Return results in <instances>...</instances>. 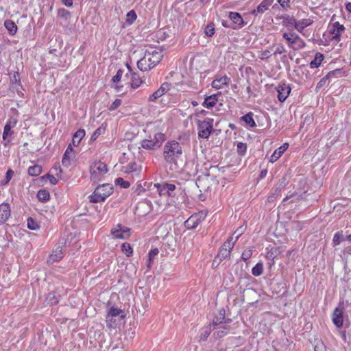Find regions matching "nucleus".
Here are the masks:
<instances>
[{
	"label": "nucleus",
	"mask_w": 351,
	"mask_h": 351,
	"mask_svg": "<svg viewBox=\"0 0 351 351\" xmlns=\"http://www.w3.org/2000/svg\"><path fill=\"white\" fill-rule=\"evenodd\" d=\"M163 57L162 51L150 47L146 49L144 56L137 61L138 68L142 71H147L155 67Z\"/></svg>",
	"instance_id": "obj_1"
},
{
	"label": "nucleus",
	"mask_w": 351,
	"mask_h": 351,
	"mask_svg": "<svg viewBox=\"0 0 351 351\" xmlns=\"http://www.w3.org/2000/svg\"><path fill=\"white\" fill-rule=\"evenodd\" d=\"M182 154L180 144L176 141H170L165 143L163 148V157L165 162L170 165V168H176L177 160Z\"/></svg>",
	"instance_id": "obj_2"
},
{
	"label": "nucleus",
	"mask_w": 351,
	"mask_h": 351,
	"mask_svg": "<svg viewBox=\"0 0 351 351\" xmlns=\"http://www.w3.org/2000/svg\"><path fill=\"white\" fill-rule=\"evenodd\" d=\"M113 192V187L110 184H104L97 186L93 193L89 196L90 202L97 203L104 202Z\"/></svg>",
	"instance_id": "obj_3"
},
{
	"label": "nucleus",
	"mask_w": 351,
	"mask_h": 351,
	"mask_svg": "<svg viewBox=\"0 0 351 351\" xmlns=\"http://www.w3.org/2000/svg\"><path fill=\"white\" fill-rule=\"evenodd\" d=\"M125 314L124 311L121 308L112 306L108 311L106 315V326L110 328H115L117 326L118 322L124 319Z\"/></svg>",
	"instance_id": "obj_4"
},
{
	"label": "nucleus",
	"mask_w": 351,
	"mask_h": 351,
	"mask_svg": "<svg viewBox=\"0 0 351 351\" xmlns=\"http://www.w3.org/2000/svg\"><path fill=\"white\" fill-rule=\"evenodd\" d=\"M108 171L107 165L101 161L95 162L90 167V178L97 182Z\"/></svg>",
	"instance_id": "obj_5"
},
{
	"label": "nucleus",
	"mask_w": 351,
	"mask_h": 351,
	"mask_svg": "<svg viewBox=\"0 0 351 351\" xmlns=\"http://www.w3.org/2000/svg\"><path fill=\"white\" fill-rule=\"evenodd\" d=\"M213 119L207 118L204 121H197L198 136L200 138H208L213 129Z\"/></svg>",
	"instance_id": "obj_6"
},
{
	"label": "nucleus",
	"mask_w": 351,
	"mask_h": 351,
	"mask_svg": "<svg viewBox=\"0 0 351 351\" xmlns=\"http://www.w3.org/2000/svg\"><path fill=\"white\" fill-rule=\"evenodd\" d=\"M282 37L287 40L289 46L293 49H302L304 47V41L295 33H284Z\"/></svg>",
	"instance_id": "obj_7"
},
{
	"label": "nucleus",
	"mask_w": 351,
	"mask_h": 351,
	"mask_svg": "<svg viewBox=\"0 0 351 351\" xmlns=\"http://www.w3.org/2000/svg\"><path fill=\"white\" fill-rule=\"evenodd\" d=\"M165 140V134L161 132H158V136L156 137L154 143L149 138L144 139L141 141V147L145 149H154L161 146L163 141Z\"/></svg>",
	"instance_id": "obj_8"
},
{
	"label": "nucleus",
	"mask_w": 351,
	"mask_h": 351,
	"mask_svg": "<svg viewBox=\"0 0 351 351\" xmlns=\"http://www.w3.org/2000/svg\"><path fill=\"white\" fill-rule=\"evenodd\" d=\"M170 84L167 82L162 83L157 90L149 96L148 101L155 102L158 99L167 93L170 90Z\"/></svg>",
	"instance_id": "obj_9"
},
{
	"label": "nucleus",
	"mask_w": 351,
	"mask_h": 351,
	"mask_svg": "<svg viewBox=\"0 0 351 351\" xmlns=\"http://www.w3.org/2000/svg\"><path fill=\"white\" fill-rule=\"evenodd\" d=\"M130 230L125 226L118 224L111 230V234L115 239H126L130 236Z\"/></svg>",
	"instance_id": "obj_10"
},
{
	"label": "nucleus",
	"mask_w": 351,
	"mask_h": 351,
	"mask_svg": "<svg viewBox=\"0 0 351 351\" xmlns=\"http://www.w3.org/2000/svg\"><path fill=\"white\" fill-rule=\"evenodd\" d=\"M202 215L195 214L191 215L185 222L184 226L187 229L195 228L202 221Z\"/></svg>",
	"instance_id": "obj_11"
},
{
	"label": "nucleus",
	"mask_w": 351,
	"mask_h": 351,
	"mask_svg": "<svg viewBox=\"0 0 351 351\" xmlns=\"http://www.w3.org/2000/svg\"><path fill=\"white\" fill-rule=\"evenodd\" d=\"M64 256L62 246L60 245H56L53 250L52 254L49 256L47 261L50 263H53L60 261Z\"/></svg>",
	"instance_id": "obj_12"
},
{
	"label": "nucleus",
	"mask_w": 351,
	"mask_h": 351,
	"mask_svg": "<svg viewBox=\"0 0 351 351\" xmlns=\"http://www.w3.org/2000/svg\"><path fill=\"white\" fill-rule=\"evenodd\" d=\"M230 81V78L226 75L221 77L217 76L212 82V86L215 89H221L223 88L225 85L229 84Z\"/></svg>",
	"instance_id": "obj_13"
},
{
	"label": "nucleus",
	"mask_w": 351,
	"mask_h": 351,
	"mask_svg": "<svg viewBox=\"0 0 351 351\" xmlns=\"http://www.w3.org/2000/svg\"><path fill=\"white\" fill-rule=\"evenodd\" d=\"M278 97L280 101H285L291 92V88L285 84L277 87Z\"/></svg>",
	"instance_id": "obj_14"
},
{
	"label": "nucleus",
	"mask_w": 351,
	"mask_h": 351,
	"mask_svg": "<svg viewBox=\"0 0 351 351\" xmlns=\"http://www.w3.org/2000/svg\"><path fill=\"white\" fill-rule=\"evenodd\" d=\"M74 158V153H73V149L71 146V145H69L64 155L62 160V165L65 167H69L71 165V162L72 158Z\"/></svg>",
	"instance_id": "obj_15"
},
{
	"label": "nucleus",
	"mask_w": 351,
	"mask_h": 351,
	"mask_svg": "<svg viewBox=\"0 0 351 351\" xmlns=\"http://www.w3.org/2000/svg\"><path fill=\"white\" fill-rule=\"evenodd\" d=\"M275 0H263L256 8L252 11V14L257 15L258 14H263L268 10L269 6L272 5Z\"/></svg>",
	"instance_id": "obj_16"
},
{
	"label": "nucleus",
	"mask_w": 351,
	"mask_h": 351,
	"mask_svg": "<svg viewBox=\"0 0 351 351\" xmlns=\"http://www.w3.org/2000/svg\"><path fill=\"white\" fill-rule=\"evenodd\" d=\"M10 216V205L3 203L0 205V223H4Z\"/></svg>",
	"instance_id": "obj_17"
},
{
	"label": "nucleus",
	"mask_w": 351,
	"mask_h": 351,
	"mask_svg": "<svg viewBox=\"0 0 351 351\" xmlns=\"http://www.w3.org/2000/svg\"><path fill=\"white\" fill-rule=\"evenodd\" d=\"M289 148V143H285L277 149L274 151L272 155L269 158V162H276L282 154Z\"/></svg>",
	"instance_id": "obj_18"
},
{
	"label": "nucleus",
	"mask_w": 351,
	"mask_h": 351,
	"mask_svg": "<svg viewBox=\"0 0 351 351\" xmlns=\"http://www.w3.org/2000/svg\"><path fill=\"white\" fill-rule=\"evenodd\" d=\"M345 27L343 25H340L339 22H335L332 25V29L331 31L332 39L339 40L341 34L344 31Z\"/></svg>",
	"instance_id": "obj_19"
},
{
	"label": "nucleus",
	"mask_w": 351,
	"mask_h": 351,
	"mask_svg": "<svg viewBox=\"0 0 351 351\" xmlns=\"http://www.w3.org/2000/svg\"><path fill=\"white\" fill-rule=\"evenodd\" d=\"M332 322L334 324L339 328L343 325V311L339 308H336L332 315Z\"/></svg>",
	"instance_id": "obj_20"
},
{
	"label": "nucleus",
	"mask_w": 351,
	"mask_h": 351,
	"mask_svg": "<svg viewBox=\"0 0 351 351\" xmlns=\"http://www.w3.org/2000/svg\"><path fill=\"white\" fill-rule=\"evenodd\" d=\"M218 101V95L213 94L206 97L202 104V106L207 108H212L214 107Z\"/></svg>",
	"instance_id": "obj_21"
},
{
	"label": "nucleus",
	"mask_w": 351,
	"mask_h": 351,
	"mask_svg": "<svg viewBox=\"0 0 351 351\" xmlns=\"http://www.w3.org/2000/svg\"><path fill=\"white\" fill-rule=\"evenodd\" d=\"M313 23V20L311 19H304L300 21H297L295 23V28L300 32H301L304 28L311 25Z\"/></svg>",
	"instance_id": "obj_22"
},
{
	"label": "nucleus",
	"mask_w": 351,
	"mask_h": 351,
	"mask_svg": "<svg viewBox=\"0 0 351 351\" xmlns=\"http://www.w3.org/2000/svg\"><path fill=\"white\" fill-rule=\"evenodd\" d=\"M4 26L10 35L14 36L16 34L18 28L14 21L10 19L5 20L4 22Z\"/></svg>",
	"instance_id": "obj_23"
},
{
	"label": "nucleus",
	"mask_w": 351,
	"mask_h": 351,
	"mask_svg": "<svg viewBox=\"0 0 351 351\" xmlns=\"http://www.w3.org/2000/svg\"><path fill=\"white\" fill-rule=\"evenodd\" d=\"M85 136V130L79 129L73 135L72 143L74 146H77Z\"/></svg>",
	"instance_id": "obj_24"
},
{
	"label": "nucleus",
	"mask_w": 351,
	"mask_h": 351,
	"mask_svg": "<svg viewBox=\"0 0 351 351\" xmlns=\"http://www.w3.org/2000/svg\"><path fill=\"white\" fill-rule=\"evenodd\" d=\"M214 330H215V334L217 335V337H222L228 334L229 331V328H228L225 325H220L215 326Z\"/></svg>",
	"instance_id": "obj_25"
},
{
	"label": "nucleus",
	"mask_w": 351,
	"mask_h": 351,
	"mask_svg": "<svg viewBox=\"0 0 351 351\" xmlns=\"http://www.w3.org/2000/svg\"><path fill=\"white\" fill-rule=\"evenodd\" d=\"M229 18L232 21V22L237 25H243V20L241 17V14L238 12H230L229 13Z\"/></svg>",
	"instance_id": "obj_26"
},
{
	"label": "nucleus",
	"mask_w": 351,
	"mask_h": 351,
	"mask_svg": "<svg viewBox=\"0 0 351 351\" xmlns=\"http://www.w3.org/2000/svg\"><path fill=\"white\" fill-rule=\"evenodd\" d=\"M323 60H324V56L322 53H316L314 60L310 62L311 68L315 69V68L319 67V66L321 64Z\"/></svg>",
	"instance_id": "obj_27"
},
{
	"label": "nucleus",
	"mask_w": 351,
	"mask_h": 351,
	"mask_svg": "<svg viewBox=\"0 0 351 351\" xmlns=\"http://www.w3.org/2000/svg\"><path fill=\"white\" fill-rule=\"evenodd\" d=\"M42 172V167L40 165H34L28 168V174L31 176H37Z\"/></svg>",
	"instance_id": "obj_28"
},
{
	"label": "nucleus",
	"mask_w": 351,
	"mask_h": 351,
	"mask_svg": "<svg viewBox=\"0 0 351 351\" xmlns=\"http://www.w3.org/2000/svg\"><path fill=\"white\" fill-rule=\"evenodd\" d=\"M49 193L46 190H40L37 193V197L42 202H47L49 199Z\"/></svg>",
	"instance_id": "obj_29"
},
{
	"label": "nucleus",
	"mask_w": 351,
	"mask_h": 351,
	"mask_svg": "<svg viewBox=\"0 0 351 351\" xmlns=\"http://www.w3.org/2000/svg\"><path fill=\"white\" fill-rule=\"evenodd\" d=\"M12 128L8 127L7 125L4 126L3 132V139L4 141H7L8 143H10L11 139L10 136L13 134L14 132L12 130Z\"/></svg>",
	"instance_id": "obj_30"
},
{
	"label": "nucleus",
	"mask_w": 351,
	"mask_h": 351,
	"mask_svg": "<svg viewBox=\"0 0 351 351\" xmlns=\"http://www.w3.org/2000/svg\"><path fill=\"white\" fill-rule=\"evenodd\" d=\"M224 319H225V311L221 310L219 311V316L216 317L213 319V324L214 326H220Z\"/></svg>",
	"instance_id": "obj_31"
},
{
	"label": "nucleus",
	"mask_w": 351,
	"mask_h": 351,
	"mask_svg": "<svg viewBox=\"0 0 351 351\" xmlns=\"http://www.w3.org/2000/svg\"><path fill=\"white\" fill-rule=\"evenodd\" d=\"M142 83V80L139 76L136 73L132 74L131 87L132 88H136L140 86Z\"/></svg>",
	"instance_id": "obj_32"
},
{
	"label": "nucleus",
	"mask_w": 351,
	"mask_h": 351,
	"mask_svg": "<svg viewBox=\"0 0 351 351\" xmlns=\"http://www.w3.org/2000/svg\"><path fill=\"white\" fill-rule=\"evenodd\" d=\"M158 253H159V251H158V248H153L149 251V252L148 254V256H149L148 263H147L148 268L151 267L155 256H157L158 254Z\"/></svg>",
	"instance_id": "obj_33"
},
{
	"label": "nucleus",
	"mask_w": 351,
	"mask_h": 351,
	"mask_svg": "<svg viewBox=\"0 0 351 351\" xmlns=\"http://www.w3.org/2000/svg\"><path fill=\"white\" fill-rule=\"evenodd\" d=\"M263 272V265L262 263H258L252 269V273L255 276H261Z\"/></svg>",
	"instance_id": "obj_34"
},
{
	"label": "nucleus",
	"mask_w": 351,
	"mask_h": 351,
	"mask_svg": "<svg viewBox=\"0 0 351 351\" xmlns=\"http://www.w3.org/2000/svg\"><path fill=\"white\" fill-rule=\"evenodd\" d=\"M127 169V173L137 172L138 173L141 170V166L135 162H130L128 164Z\"/></svg>",
	"instance_id": "obj_35"
},
{
	"label": "nucleus",
	"mask_w": 351,
	"mask_h": 351,
	"mask_svg": "<svg viewBox=\"0 0 351 351\" xmlns=\"http://www.w3.org/2000/svg\"><path fill=\"white\" fill-rule=\"evenodd\" d=\"M233 237H230L226 242L223 244L221 247L226 248L227 250L231 252L235 244Z\"/></svg>",
	"instance_id": "obj_36"
},
{
	"label": "nucleus",
	"mask_w": 351,
	"mask_h": 351,
	"mask_svg": "<svg viewBox=\"0 0 351 351\" xmlns=\"http://www.w3.org/2000/svg\"><path fill=\"white\" fill-rule=\"evenodd\" d=\"M342 241H345V238L343 234V232L342 231L337 232L333 237L332 241H333L334 245H338L341 243V242Z\"/></svg>",
	"instance_id": "obj_37"
},
{
	"label": "nucleus",
	"mask_w": 351,
	"mask_h": 351,
	"mask_svg": "<svg viewBox=\"0 0 351 351\" xmlns=\"http://www.w3.org/2000/svg\"><path fill=\"white\" fill-rule=\"evenodd\" d=\"M215 32V25L213 23H209L205 27L204 33L207 36L211 37Z\"/></svg>",
	"instance_id": "obj_38"
},
{
	"label": "nucleus",
	"mask_w": 351,
	"mask_h": 351,
	"mask_svg": "<svg viewBox=\"0 0 351 351\" xmlns=\"http://www.w3.org/2000/svg\"><path fill=\"white\" fill-rule=\"evenodd\" d=\"M230 253L231 252L227 250L226 248L221 247L217 256L220 260H222L230 257Z\"/></svg>",
	"instance_id": "obj_39"
},
{
	"label": "nucleus",
	"mask_w": 351,
	"mask_h": 351,
	"mask_svg": "<svg viewBox=\"0 0 351 351\" xmlns=\"http://www.w3.org/2000/svg\"><path fill=\"white\" fill-rule=\"evenodd\" d=\"M243 120L247 124H249L251 127H254L256 125L255 121L252 117V114L251 113H248L244 115L242 117Z\"/></svg>",
	"instance_id": "obj_40"
},
{
	"label": "nucleus",
	"mask_w": 351,
	"mask_h": 351,
	"mask_svg": "<svg viewBox=\"0 0 351 351\" xmlns=\"http://www.w3.org/2000/svg\"><path fill=\"white\" fill-rule=\"evenodd\" d=\"M121 250L127 256H130L132 254V249L128 243H123L121 245Z\"/></svg>",
	"instance_id": "obj_41"
},
{
	"label": "nucleus",
	"mask_w": 351,
	"mask_h": 351,
	"mask_svg": "<svg viewBox=\"0 0 351 351\" xmlns=\"http://www.w3.org/2000/svg\"><path fill=\"white\" fill-rule=\"evenodd\" d=\"M126 22L131 25L137 18L136 14L134 10H130L128 12Z\"/></svg>",
	"instance_id": "obj_42"
},
{
	"label": "nucleus",
	"mask_w": 351,
	"mask_h": 351,
	"mask_svg": "<svg viewBox=\"0 0 351 351\" xmlns=\"http://www.w3.org/2000/svg\"><path fill=\"white\" fill-rule=\"evenodd\" d=\"M115 184L119 185L124 189H128L130 186V183L128 181L124 180L122 178H118L115 180Z\"/></svg>",
	"instance_id": "obj_43"
},
{
	"label": "nucleus",
	"mask_w": 351,
	"mask_h": 351,
	"mask_svg": "<svg viewBox=\"0 0 351 351\" xmlns=\"http://www.w3.org/2000/svg\"><path fill=\"white\" fill-rule=\"evenodd\" d=\"M245 230V228H244L243 226H240L234 232L232 237H233L234 241H235V242L237 241L239 237L243 234Z\"/></svg>",
	"instance_id": "obj_44"
},
{
	"label": "nucleus",
	"mask_w": 351,
	"mask_h": 351,
	"mask_svg": "<svg viewBox=\"0 0 351 351\" xmlns=\"http://www.w3.org/2000/svg\"><path fill=\"white\" fill-rule=\"evenodd\" d=\"M27 228L29 230H36L39 228V226L32 218H29L27 219Z\"/></svg>",
	"instance_id": "obj_45"
},
{
	"label": "nucleus",
	"mask_w": 351,
	"mask_h": 351,
	"mask_svg": "<svg viewBox=\"0 0 351 351\" xmlns=\"http://www.w3.org/2000/svg\"><path fill=\"white\" fill-rule=\"evenodd\" d=\"M253 250L252 248H247L242 253L241 258L243 261H247L251 258L252 255Z\"/></svg>",
	"instance_id": "obj_46"
},
{
	"label": "nucleus",
	"mask_w": 351,
	"mask_h": 351,
	"mask_svg": "<svg viewBox=\"0 0 351 351\" xmlns=\"http://www.w3.org/2000/svg\"><path fill=\"white\" fill-rule=\"evenodd\" d=\"M315 351H326V347L322 341H317L315 345Z\"/></svg>",
	"instance_id": "obj_47"
},
{
	"label": "nucleus",
	"mask_w": 351,
	"mask_h": 351,
	"mask_svg": "<svg viewBox=\"0 0 351 351\" xmlns=\"http://www.w3.org/2000/svg\"><path fill=\"white\" fill-rule=\"evenodd\" d=\"M18 122V119L16 117H11L8 119L5 125L10 127V128H14Z\"/></svg>",
	"instance_id": "obj_48"
},
{
	"label": "nucleus",
	"mask_w": 351,
	"mask_h": 351,
	"mask_svg": "<svg viewBox=\"0 0 351 351\" xmlns=\"http://www.w3.org/2000/svg\"><path fill=\"white\" fill-rule=\"evenodd\" d=\"M58 15L62 17L67 19L70 16V12L64 9H60L58 11Z\"/></svg>",
	"instance_id": "obj_49"
},
{
	"label": "nucleus",
	"mask_w": 351,
	"mask_h": 351,
	"mask_svg": "<svg viewBox=\"0 0 351 351\" xmlns=\"http://www.w3.org/2000/svg\"><path fill=\"white\" fill-rule=\"evenodd\" d=\"M104 130V129L101 128H99L98 129H97L94 133L92 134L91 136V138L90 139L92 141H95L97 137L101 135V132Z\"/></svg>",
	"instance_id": "obj_50"
},
{
	"label": "nucleus",
	"mask_w": 351,
	"mask_h": 351,
	"mask_svg": "<svg viewBox=\"0 0 351 351\" xmlns=\"http://www.w3.org/2000/svg\"><path fill=\"white\" fill-rule=\"evenodd\" d=\"M121 104V100L119 99H115V101L111 104V106L109 108L110 110H114L118 107H119Z\"/></svg>",
	"instance_id": "obj_51"
},
{
	"label": "nucleus",
	"mask_w": 351,
	"mask_h": 351,
	"mask_svg": "<svg viewBox=\"0 0 351 351\" xmlns=\"http://www.w3.org/2000/svg\"><path fill=\"white\" fill-rule=\"evenodd\" d=\"M47 178L49 180L50 183L53 185L56 184L58 182V180L56 179V178L49 173L46 174L45 176L43 177V178Z\"/></svg>",
	"instance_id": "obj_52"
},
{
	"label": "nucleus",
	"mask_w": 351,
	"mask_h": 351,
	"mask_svg": "<svg viewBox=\"0 0 351 351\" xmlns=\"http://www.w3.org/2000/svg\"><path fill=\"white\" fill-rule=\"evenodd\" d=\"M111 351H124L123 344L121 342L117 343L112 347Z\"/></svg>",
	"instance_id": "obj_53"
},
{
	"label": "nucleus",
	"mask_w": 351,
	"mask_h": 351,
	"mask_svg": "<svg viewBox=\"0 0 351 351\" xmlns=\"http://www.w3.org/2000/svg\"><path fill=\"white\" fill-rule=\"evenodd\" d=\"M278 2L283 8L289 7L290 0H278Z\"/></svg>",
	"instance_id": "obj_54"
},
{
	"label": "nucleus",
	"mask_w": 351,
	"mask_h": 351,
	"mask_svg": "<svg viewBox=\"0 0 351 351\" xmlns=\"http://www.w3.org/2000/svg\"><path fill=\"white\" fill-rule=\"evenodd\" d=\"M122 76V71L121 70H119L117 73V74L112 77V81L114 82H117L121 80V77Z\"/></svg>",
	"instance_id": "obj_55"
},
{
	"label": "nucleus",
	"mask_w": 351,
	"mask_h": 351,
	"mask_svg": "<svg viewBox=\"0 0 351 351\" xmlns=\"http://www.w3.org/2000/svg\"><path fill=\"white\" fill-rule=\"evenodd\" d=\"M237 148H238L239 152H245L246 151L247 146L245 143H239L237 145Z\"/></svg>",
	"instance_id": "obj_56"
},
{
	"label": "nucleus",
	"mask_w": 351,
	"mask_h": 351,
	"mask_svg": "<svg viewBox=\"0 0 351 351\" xmlns=\"http://www.w3.org/2000/svg\"><path fill=\"white\" fill-rule=\"evenodd\" d=\"M285 52V49L283 46L278 45L276 47L274 53L282 54Z\"/></svg>",
	"instance_id": "obj_57"
},
{
	"label": "nucleus",
	"mask_w": 351,
	"mask_h": 351,
	"mask_svg": "<svg viewBox=\"0 0 351 351\" xmlns=\"http://www.w3.org/2000/svg\"><path fill=\"white\" fill-rule=\"evenodd\" d=\"M14 174V172L11 169H9L7 173H6V179H7V181H10V179L12 178V176Z\"/></svg>",
	"instance_id": "obj_58"
},
{
	"label": "nucleus",
	"mask_w": 351,
	"mask_h": 351,
	"mask_svg": "<svg viewBox=\"0 0 351 351\" xmlns=\"http://www.w3.org/2000/svg\"><path fill=\"white\" fill-rule=\"evenodd\" d=\"M166 189H167V191L169 192V191H173L176 189V186L174 184H166Z\"/></svg>",
	"instance_id": "obj_59"
},
{
	"label": "nucleus",
	"mask_w": 351,
	"mask_h": 351,
	"mask_svg": "<svg viewBox=\"0 0 351 351\" xmlns=\"http://www.w3.org/2000/svg\"><path fill=\"white\" fill-rule=\"evenodd\" d=\"M62 3L67 7H71L73 5V0H61Z\"/></svg>",
	"instance_id": "obj_60"
},
{
	"label": "nucleus",
	"mask_w": 351,
	"mask_h": 351,
	"mask_svg": "<svg viewBox=\"0 0 351 351\" xmlns=\"http://www.w3.org/2000/svg\"><path fill=\"white\" fill-rule=\"evenodd\" d=\"M271 56L269 51H265L262 53V58H268Z\"/></svg>",
	"instance_id": "obj_61"
},
{
	"label": "nucleus",
	"mask_w": 351,
	"mask_h": 351,
	"mask_svg": "<svg viewBox=\"0 0 351 351\" xmlns=\"http://www.w3.org/2000/svg\"><path fill=\"white\" fill-rule=\"evenodd\" d=\"M287 21L289 23L291 24V25H293L295 26V23H296V20L295 19H293V17H289L288 16L287 18Z\"/></svg>",
	"instance_id": "obj_62"
},
{
	"label": "nucleus",
	"mask_w": 351,
	"mask_h": 351,
	"mask_svg": "<svg viewBox=\"0 0 351 351\" xmlns=\"http://www.w3.org/2000/svg\"><path fill=\"white\" fill-rule=\"evenodd\" d=\"M346 10L351 13V1L350 2H348L346 4Z\"/></svg>",
	"instance_id": "obj_63"
},
{
	"label": "nucleus",
	"mask_w": 351,
	"mask_h": 351,
	"mask_svg": "<svg viewBox=\"0 0 351 351\" xmlns=\"http://www.w3.org/2000/svg\"><path fill=\"white\" fill-rule=\"evenodd\" d=\"M295 224V228L298 229V230H301L302 229V225L299 222H295L294 223Z\"/></svg>",
	"instance_id": "obj_64"
}]
</instances>
